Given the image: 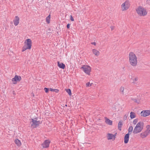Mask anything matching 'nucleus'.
Returning <instances> with one entry per match:
<instances>
[{
    "label": "nucleus",
    "instance_id": "423d86ee",
    "mask_svg": "<svg viewBox=\"0 0 150 150\" xmlns=\"http://www.w3.org/2000/svg\"><path fill=\"white\" fill-rule=\"evenodd\" d=\"M32 43L31 40L30 39H28L24 42V45L26 46L28 49L30 50L31 48Z\"/></svg>",
    "mask_w": 150,
    "mask_h": 150
},
{
    "label": "nucleus",
    "instance_id": "c85d7f7f",
    "mask_svg": "<svg viewBox=\"0 0 150 150\" xmlns=\"http://www.w3.org/2000/svg\"><path fill=\"white\" fill-rule=\"evenodd\" d=\"M44 90L46 93H47L49 92V89L48 88H44Z\"/></svg>",
    "mask_w": 150,
    "mask_h": 150
},
{
    "label": "nucleus",
    "instance_id": "4468645a",
    "mask_svg": "<svg viewBox=\"0 0 150 150\" xmlns=\"http://www.w3.org/2000/svg\"><path fill=\"white\" fill-rule=\"evenodd\" d=\"M108 140L112 139L113 138H114V139H115V137L116 134H112L108 133Z\"/></svg>",
    "mask_w": 150,
    "mask_h": 150
},
{
    "label": "nucleus",
    "instance_id": "dca6fc26",
    "mask_svg": "<svg viewBox=\"0 0 150 150\" xmlns=\"http://www.w3.org/2000/svg\"><path fill=\"white\" fill-rule=\"evenodd\" d=\"M148 134V133L146 131L144 132L141 133L140 136L142 138H144L147 136Z\"/></svg>",
    "mask_w": 150,
    "mask_h": 150
},
{
    "label": "nucleus",
    "instance_id": "393cba45",
    "mask_svg": "<svg viewBox=\"0 0 150 150\" xmlns=\"http://www.w3.org/2000/svg\"><path fill=\"white\" fill-rule=\"evenodd\" d=\"M50 90L51 91L55 92L56 93H58L59 91V90L57 89H53L52 88H50Z\"/></svg>",
    "mask_w": 150,
    "mask_h": 150
},
{
    "label": "nucleus",
    "instance_id": "f8f14e48",
    "mask_svg": "<svg viewBox=\"0 0 150 150\" xmlns=\"http://www.w3.org/2000/svg\"><path fill=\"white\" fill-rule=\"evenodd\" d=\"M19 18L18 16H16L15 18L13 20V22L14 25L16 26L18 25L19 23Z\"/></svg>",
    "mask_w": 150,
    "mask_h": 150
},
{
    "label": "nucleus",
    "instance_id": "ea45409f",
    "mask_svg": "<svg viewBox=\"0 0 150 150\" xmlns=\"http://www.w3.org/2000/svg\"><path fill=\"white\" fill-rule=\"evenodd\" d=\"M125 118H126H126H127V117H125Z\"/></svg>",
    "mask_w": 150,
    "mask_h": 150
},
{
    "label": "nucleus",
    "instance_id": "0eeeda50",
    "mask_svg": "<svg viewBox=\"0 0 150 150\" xmlns=\"http://www.w3.org/2000/svg\"><path fill=\"white\" fill-rule=\"evenodd\" d=\"M129 2L128 1H126L123 3L121 6L122 10V11L127 10L129 8Z\"/></svg>",
    "mask_w": 150,
    "mask_h": 150
},
{
    "label": "nucleus",
    "instance_id": "b1692460",
    "mask_svg": "<svg viewBox=\"0 0 150 150\" xmlns=\"http://www.w3.org/2000/svg\"><path fill=\"white\" fill-rule=\"evenodd\" d=\"M66 91L69 96H71V91L70 89H66Z\"/></svg>",
    "mask_w": 150,
    "mask_h": 150
},
{
    "label": "nucleus",
    "instance_id": "f704fd0d",
    "mask_svg": "<svg viewBox=\"0 0 150 150\" xmlns=\"http://www.w3.org/2000/svg\"><path fill=\"white\" fill-rule=\"evenodd\" d=\"M147 4L150 5V0H147Z\"/></svg>",
    "mask_w": 150,
    "mask_h": 150
},
{
    "label": "nucleus",
    "instance_id": "c9c22d12",
    "mask_svg": "<svg viewBox=\"0 0 150 150\" xmlns=\"http://www.w3.org/2000/svg\"><path fill=\"white\" fill-rule=\"evenodd\" d=\"M91 44L92 45H96V42H92L91 43Z\"/></svg>",
    "mask_w": 150,
    "mask_h": 150
},
{
    "label": "nucleus",
    "instance_id": "e433bc0d",
    "mask_svg": "<svg viewBox=\"0 0 150 150\" xmlns=\"http://www.w3.org/2000/svg\"><path fill=\"white\" fill-rule=\"evenodd\" d=\"M110 28H111L112 30L114 29V27H112V26Z\"/></svg>",
    "mask_w": 150,
    "mask_h": 150
},
{
    "label": "nucleus",
    "instance_id": "412c9836",
    "mask_svg": "<svg viewBox=\"0 0 150 150\" xmlns=\"http://www.w3.org/2000/svg\"><path fill=\"white\" fill-rule=\"evenodd\" d=\"M50 15L49 14L46 18V21L47 23H49L50 22Z\"/></svg>",
    "mask_w": 150,
    "mask_h": 150
},
{
    "label": "nucleus",
    "instance_id": "6e6552de",
    "mask_svg": "<svg viewBox=\"0 0 150 150\" xmlns=\"http://www.w3.org/2000/svg\"><path fill=\"white\" fill-rule=\"evenodd\" d=\"M150 115V110H147L142 111L141 113V116L143 117H146Z\"/></svg>",
    "mask_w": 150,
    "mask_h": 150
},
{
    "label": "nucleus",
    "instance_id": "2eb2a0df",
    "mask_svg": "<svg viewBox=\"0 0 150 150\" xmlns=\"http://www.w3.org/2000/svg\"><path fill=\"white\" fill-rule=\"evenodd\" d=\"M105 123L110 125H112V121L107 117H105Z\"/></svg>",
    "mask_w": 150,
    "mask_h": 150
},
{
    "label": "nucleus",
    "instance_id": "9d476101",
    "mask_svg": "<svg viewBox=\"0 0 150 150\" xmlns=\"http://www.w3.org/2000/svg\"><path fill=\"white\" fill-rule=\"evenodd\" d=\"M50 142L49 140H46L42 144V147L43 148H47L49 147Z\"/></svg>",
    "mask_w": 150,
    "mask_h": 150
},
{
    "label": "nucleus",
    "instance_id": "5701e85b",
    "mask_svg": "<svg viewBox=\"0 0 150 150\" xmlns=\"http://www.w3.org/2000/svg\"><path fill=\"white\" fill-rule=\"evenodd\" d=\"M133 129V127L131 126H129L128 129V133L129 134L131 133L130 132H132Z\"/></svg>",
    "mask_w": 150,
    "mask_h": 150
},
{
    "label": "nucleus",
    "instance_id": "7ed1b4c3",
    "mask_svg": "<svg viewBox=\"0 0 150 150\" xmlns=\"http://www.w3.org/2000/svg\"><path fill=\"white\" fill-rule=\"evenodd\" d=\"M136 10L137 13L141 16H144L147 14V13L146 9L141 6L139 7Z\"/></svg>",
    "mask_w": 150,
    "mask_h": 150
},
{
    "label": "nucleus",
    "instance_id": "ddd939ff",
    "mask_svg": "<svg viewBox=\"0 0 150 150\" xmlns=\"http://www.w3.org/2000/svg\"><path fill=\"white\" fill-rule=\"evenodd\" d=\"M57 65L58 67L60 68L64 69L65 68V65L63 63H60L58 61L57 62Z\"/></svg>",
    "mask_w": 150,
    "mask_h": 150
},
{
    "label": "nucleus",
    "instance_id": "4be33fe9",
    "mask_svg": "<svg viewBox=\"0 0 150 150\" xmlns=\"http://www.w3.org/2000/svg\"><path fill=\"white\" fill-rule=\"evenodd\" d=\"M132 100L137 104L139 103L140 102V100L138 99H136L135 98H132Z\"/></svg>",
    "mask_w": 150,
    "mask_h": 150
},
{
    "label": "nucleus",
    "instance_id": "2f4dec72",
    "mask_svg": "<svg viewBox=\"0 0 150 150\" xmlns=\"http://www.w3.org/2000/svg\"><path fill=\"white\" fill-rule=\"evenodd\" d=\"M70 19L71 21H74V19L71 15H70Z\"/></svg>",
    "mask_w": 150,
    "mask_h": 150
},
{
    "label": "nucleus",
    "instance_id": "72a5a7b5",
    "mask_svg": "<svg viewBox=\"0 0 150 150\" xmlns=\"http://www.w3.org/2000/svg\"><path fill=\"white\" fill-rule=\"evenodd\" d=\"M138 79L137 77H136L134 80H133V82L135 81H136L138 80Z\"/></svg>",
    "mask_w": 150,
    "mask_h": 150
},
{
    "label": "nucleus",
    "instance_id": "39448f33",
    "mask_svg": "<svg viewBox=\"0 0 150 150\" xmlns=\"http://www.w3.org/2000/svg\"><path fill=\"white\" fill-rule=\"evenodd\" d=\"M81 69H82L86 74L88 75L90 74L91 68L89 66L84 65L82 67H81Z\"/></svg>",
    "mask_w": 150,
    "mask_h": 150
},
{
    "label": "nucleus",
    "instance_id": "473e14b6",
    "mask_svg": "<svg viewBox=\"0 0 150 150\" xmlns=\"http://www.w3.org/2000/svg\"><path fill=\"white\" fill-rule=\"evenodd\" d=\"M70 24L68 23L67 24V28L69 29L70 28Z\"/></svg>",
    "mask_w": 150,
    "mask_h": 150
},
{
    "label": "nucleus",
    "instance_id": "cd10ccee",
    "mask_svg": "<svg viewBox=\"0 0 150 150\" xmlns=\"http://www.w3.org/2000/svg\"><path fill=\"white\" fill-rule=\"evenodd\" d=\"M27 49H28V48L26 46L24 45L22 47V51L24 52Z\"/></svg>",
    "mask_w": 150,
    "mask_h": 150
},
{
    "label": "nucleus",
    "instance_id": "f03ea898",
    "mask_svg": "<svg viewBox=\"0 0 150 150\" xmlns=\"http://www.w3.org/2000/svg\"><path fill=\"white\" fill-rule=\"evenodd\" d=\"M144 123L142 122H139L135 126L133 132L137 134L140 132L143 129Z\"/></svg>",
    "mask_w": 150,
    "mask_h": 150
},
{
    "label": "nucleus",
    "instance_id": "bb28decb",
    "mask_svg": "<svg viewBox=\"0 0 150 150\" xmlns=\"http://www.w3.org/2000/svg\"><path fill=\"white\" fill-rule=\"evenodd\" d=\"M124 88L123 87L121 86L120 88V91L122 93V94H123L124 93Z\"/></svg>",
    "mask_w": 150,
    "mask_h": 150
},
{
    "label": "nucleus",
    "instance_id": "a878e982",
    "mask_svg": "<svg viewBox=\"0 0 150 150\" xmlns=\"http://www.w3.org/2000/svg\"><path fill=\"white\" fill-rule=\"evenodd\" d=\"M147 131H146L148 133H150V125H147L146 126Z\"/></svg>",
    "mask_w": 150,
    "mask_h": 150
},
{
    "label": "nucleus",
    "instance_id": "c756f323",
    "mask_svg": "<svg viewBox=\"0 0 150 150\" xmlns=\"http://www.w3.org/2000/svg\"><path fill=\"white\" fill-rule=\"evenodd\" d=\"M138 119H135V120H134L133 121V123L134 125H135L136 124V123H137L138 122Z\"/></svg>",
    "mask_w": 150,
    "mask_h": 150
},
{
    "label": "nucleus",
    "instance_id": "4c0bfd02",
    "mask_svg": "<svg viewBox=\"0 0 150 150\" xmlns=\"http://www.w3.org/2000/svg\"><path fill=\"white\" fill-rule=\"evenodd\" d=\"M65 106H67V104H66V105H65Z\"/></svg>",
    "mask_w": 150,
    "mask_h": 150
},
{
    "label": "nucleus",
    "instance_id": "1a4fd4ad",
    "mask_svg": "<svg viewBox=\"0 0 150 150\" xmlns=\"http://www.w3.org/2000/svg\"><path fill=\"white\" fill-rule=\"evenodd\" d=\"M21 79V78L20 76L16 75L13 78L12 80L13 82H13L14 84H16L17 81H20Z\"/></svg>",
    "mask_w": 150,
    "mask_h": 150
},
{
    "label": "nucleus",
    "instance_id": "f3484780",
    "mask_svg": "<svg viewBox=\"0 0 150 150\" xmlns=\"http://www.w3.org/2000/svg\"><path fill=\"white\" fill-rule=\"evenodd\" d=\"M92 52L96 56H98L99 55L100 52L99 51L95 49H93L92 50Z\"/></svg>",
    "mask_w": 150,
    "mask_h": 150
},
{
    "label": "nucleus",
    "instance_id": "58836bf2",
    "mask_svg": "<svg viewBox=\"0 0 150 150\" xmlns=\"http://www.w3.org/2000/svg\"><path fill=\"white\" fill-rule=\"evenodd\" d=\"M125 118H126H126H127V117H125Z\"/></svg>",
    "mask_w": 150,
    "mask_h": 150
},
{
    "label": "nucleus",
    "instance_id": "20e7f679",
    "mask_svg": "<svg viewBox=\"0 0 150 150\" xmlns=\"http://www.w3.org/2000/svg\"><path fill=\"white\" fill-rule=\"evenodd\" d=\"M35 120L32 118L31 121L30 123L31 124V127H33V128H36L40 124V121H37V118H35Z\"/></svg>",
    "mask_w": 150,
    "mask_h": 150
},
{
    "label": "nucleus",
    "instance_id": "9b49d317",
    "mask_svg": "<svg viewBox=\"0 0 150 150\" xmlns=\"http://www.w3.org/2000/svg\"><path fill=\"white\" fill-rule=\"evenodd\" d=\"M131 133H127L125 135L124 139V142L125 143L127 144L128 143L129 138V135Z\"/></svg>",
    "mask_w": 150,
    "mask_h": 150
},
{
    "label": "nucleus",
    "instance_id": "aec40b11",
    "mask_svg": "<svg viewBox=\"0 0 150 150\" xmlns=\"http://www.w3.org/2000/svg\"><path fill=\"white\" fill-rule=\"evenodd\" d=\"M130 118L131 119H132L133 118H134L136 117V115H135V113L133 112H131L130 113Z\"/></svg>",
    "mask_w": 150,
    "mask_h": 150
},
{
    "label": "nucleus",
    "instance_id": "a211bd4d",
    "mask_svg": "<svg viewBox=\"0 0 150 150\" xmlns=\"http://www.w3.org/2000/svg\"><path fill=\"white\" fill-rule=\"evenodd\" d=\"M15 142L18 146H20L21 145V143L18 139H16L15 140Z\"/></svg>",
    "mask_w": 150,
    "mask_h": 150
},
{
    "label": "nucleus",
    "instance_id": "6ab92c4d",
    "mask_svg": "<svg viewBox=\"0 0 150 150\" xmlns=\"http://www.w3.org/2000/svg\"><path fill=\"white\" fill-rule=\"evenodd\" d=\"M123 125L122 122V121H120L118 123V129L121 131V128Z\"/></svg>",
    "mask_w": 150,
    "mask_h": 150
},
{
    "label": "nucleus",
    "instance_id": "7c9ffc66",
    "mask_svg": "<svg viewBox=\"0 0 150 150\" xmlns=\"http://www.w3.org/2000/svg\"><path fill=\"white\" fill-rule=\"evenodd\" d=\"M86 86L87 87H90L91 86L89 82H88L86 84Z\"/></svg>",
    "mask_w": 150,
    "mask_h": 150
},
{
    "label": "nucleus",
    "instance_id": "f257e3e1",
    "mask_svg": "<svg viewBox=\"0 0 150 150\" xmlns=\"http://www.w3.org/2000/svg\"><path fill=\"white\" fill-rule=\"evenodd\" d=\"M129 61L130 64L133 66H135L137 64V57L134 54L130 52L129 54Z\"/></svg>",
    "mask_w": 150,
    "mask_h": 150
}]
</instances>
